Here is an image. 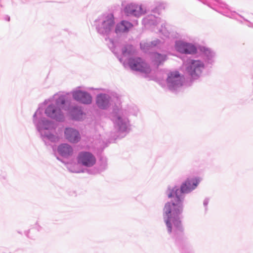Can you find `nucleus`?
I'll use <instances>...</instances> for the list:
<instances>
[{
	"label": "nucleus",
	"instance_id": "obj_1",
	"mask_svg": "<svg viewBox=\"0 0 253 253\" xmlns=\"http://www.w3.org/2000/svg\"><path fill=\"white\" fill-rule=\"evenodd\" d=\"M200 181L199 178L188 179L181 184L180 189L177 187L169 189L168 197L173 198L172 203H167L164 209V218L169 233L172 231L171 222L178 229L181 227V221L178 216L182 210V194L189 193L195 189Z\"/></svg>",
	"mask_w": 253,
	"mask_h": 253
},
{
	"label": "nucleus",
	"instance_id": "obj_2",
	"mask_svg": "<svg viewBox=\"0 0 253 253\" xmlns=\"http://www.w3.org/2000/svg\"><path fill=\"white\" fill-rule=\"evenodd\" d=\"M200 181L199 178L188 179L181 184L180 189L177 187L169 189L168 197L173 198L172 203H167L164 209V218L169 233L172 231L171 222L178 229L181 227V221L178 216L182 210V194L189 193L195 189Z\"/></svg>",
	"mask_w": 253,
	"mask_h": 253
},
{
	"label": "nucleus",
	"instance_id": "obj_3",
	"mask_svg": "<svg viewBox=\"0 0 253 253\" xmlns=\"http://www.w3.org/2000/svg\"><path fill=\"white\" fill-rule=\"evenodd\" d=\"M65 103V100L63 98L60 97L56 102V106L49 105L45 110L46 114L52 118L57 120H61L63 118V116L61 113V108Z\"/></svg>",
	"mask_w": 253,
	"mask_h": 253
},
{
	"label": "nucleus",
	"instance_id": "obj_4",
	"mask_svg": "<svg viewBox=\"0 0 253 253\" xmlns=\"http://www.w3.org/2000/svg\"><path fill=\"white\" fill-rule=\"evenodd\" d=\"M128 65L132 70L138 71L145 74H149L151 71L150 66L139 57L129 59Z\"/></svg>",
	"mask_w": 253,
	"mask_h": 253
},
{
	"label": "nucleus",
	"instance_id": "obj_5",
	"mask_svg": "<svg viewBox=\"0 0 253 253\" xmlns=\"http://www.w3.org/2000/svg\"><path fill=\"white\" fill-rule=\"evenodd\" d=\"M170 89H175L182 85L183 78L178 72L173 71L169 73L167 79Z\"/></svg>",
	"mask_w": 253,
	"mask_h": 253
},
{
	"label": "nucleus",
	"instance_id": "obj_6",
	"mask_svg": "<svg viewBox=\"0 0 253 253\" xmlns=\"http://www.w3.org/2000/svg\"><path fill=\"white\" fill-rule=\"evenodd\" d=\"M77 162L79 164L84 166L90 167L95 164L96 159L91 153L83 151L78 154Z\"/></svg>",
	"mask_w": 253,
	"mask_h": 253
},
{
	"label": "nucleus",
	"instance_id": "obj_7",
	"mask_svg": "<svg viewBox=\"0 0 253 253\" xmlns=\"http://www.w3.org/2000/svg\"><path fill=\"white\" fill-rule=\"evenodd\" d=\"M125 12L126 15H133L139 16L146 12L141 5L131 3L127 5L125 9Z\"/></svg>",
	"mask_w": 253,
	"mask_h": 253
},
{
	"label": "nucleus",
	"instance_id": "obj_8",
	"mask_svg": "<svg viewBox=\"0 0 253 253\" xmlns=\"http://www.w3.org/2000/svg\"><path fill=\"white\" fill-rule=\"evenodd\" d=\"M204 68L203 64L200 61H193L189 67L187 68L188 72L195 78L201 74L202 69Z\"/></svg>",
	"mask_w": 253,
	"mask_h": 253
},
{
	"label": "nucleus",
	"instance_id": "obj_9",
	"mask_svg": "<svg viewBox=\"0 0 253 253\" xmlns=\"http://www.w3.org/2000/svg\"><path fill=\"white\" fill-rule=\"evenodd\" d=\"M176 49L178 51L185 54H192L196 51V48L193 45L182 42H176Z\"/></svg>",
	"mask_w": 253,
	"mask_h": 253
},
{
	"label": "nucleus",
	"instance_id": "obj_10",
	"mask_svg": "<svg viewBox=\"0 0 253 253\" xmlns=\"http://www.w3.org/2000/svg\"><path fill=\"white\" fill-rule=\"evenodd\" d=\"M73 96L75 100L83 103L89 104L91 102V97L86 92L77 91L73 92Z\"/></svg>",
	"mask_w": 253,
	"mask_h": 253
},
{
	"label": "nucleus",
	"instance_id": "obj_11",
	"mask_svg": "<svg viewBox=\"0 0 253 253\" xmlns=\"http://www.w3.org/2000/svg\"><path fill=\"white\" fill-rule=\"evenodd\" d=\"M66 138L70 142L76 143L80 139V136L79 132L76 129L68 128L65 131Z\"/></svg>",
	"mask_w": 253,
	"mask_h": 253
},
{
	"label": "nucleus",
	"instance_id": "obj_12",
	"mask_svg": "<svg viewBox=\"0 0 253 253\" xmlns=\"http://www.w3.org/2000/svg\"><path fill=\"white\" fill-rule=\"evenodd\" d=\"M132 27V25L129 22L123 21L120 24L117 26L116 28V33L127 32Z\"/></svg>",
	"mask_w": 253,
	"mask_h": 253
},
{
	"label": "nucleus",
	"instance_id": "obj_13",
	"mask_svg": "<svg viewBox=\"0 0 253 253\" xmlns=\"http://www.w3.org/2000/svg\"><path fill=\"white\" fill-rule=\"evenodd\" d=\"M96 103L99 107L104 109L108 105L109 100L105 95L100 94L97 97Z\"/></svg>",
	"mask_w": 253,
	"mask_h": 253
},
{
	"label": "nucleus",
	"instance_id": "obj_14",
	"mask_svg": "<svg viewBox=\"0 0 253 253\" xmlns=\"http://www.w3.org/2000/svg\"><path fill=\"white\" fill-rule=\"evenodd\" d=\"M152 61L154 64L158 67L160 64H162L166 60V56L161 55L160 54L155 53L152 55Z\"/></svg>",
	"mask_w": 253,
	"mask_h": 253
},
{
	"label": "nucleus",
	"instance_id": "obj_15",
	"mask_svg": "<svg viewBox=\"0 0 253 253\" xmlns=\"http://www.w3.org/2000/svg\"><path fill=\"white\" fill-rule=\"evenodd\" d=\"M58 151L62 155L66 156L72 152V149L68 144H64L59 146Z\"/></svg>",
	"mask_w": 253,
	"mask_h": 253
},
{
	"label": "nucleus",
	"instance_id": "obj_16",
	"mask_svg": "<svg viewBox=\"0 0 253 253\" xmlns=\"http://www.w3.org/2000/svg\"><path fill=\"white\" fill-rule=\"evenodd\" d=\"M114 25V17L112 14L107 16V19L104 22V26L107 29H110Z\"/></svg>",
	"mask_w": 253,
	"mask_h": 253
},
{
	"label": "nucleus",
	"instance_id": "obj_17",
	"mask_svg": "<svg viewBox=\"0 0 253 253\" xmlns=\"http://www.w3.org/2000/svg\"><path fill=\"white\" fill-rule=\"evenodd\" d=\"M140 45H141V48L144 49V47L143 46V44L141 43Z\"/></svg>",
	"mask_w": 253,
	"mask_h": 253
}]
</instances>
